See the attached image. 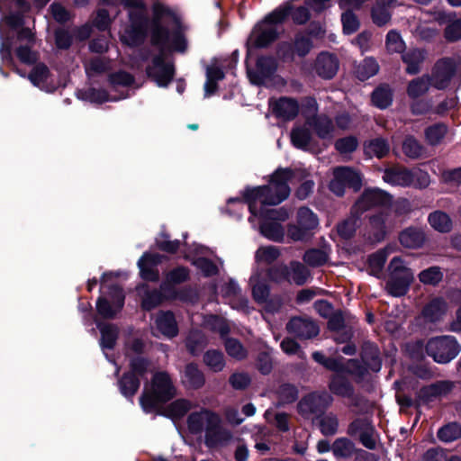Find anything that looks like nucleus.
<instances>
[{
    "mask_svg": "<svg viewBox=\"0 0 461 461\" xmlns=\"http://www.w3.org/2000/svg\"><path fill=\"white\" fill-rule=\"evenodd\" d=\"M152 14L151 45L163 46L171 42L172 50L185 52L187 49V40L175 13L162 3L156 2L152 5Z\"/></svg>",
    "mask_w": 461,
    "mask_h": 461,
    "instance_id": "f03ea898",
    "label": "nucleus"
},
{
    "mask_svg": "<svg viewBox=\"0 0 461 461\" xmlns=\"http://www.w3.org/2000/svg\"><path fill=\"white\" fill-rule=\"evenodd\" d=\"M360 216L359 213H353V208H351L350 215L337 226L339 235L343 239L353 237L360 225Z\"/></svg>",
    "mask_w": 461,
    "mask_h": 461,
    "instance_id": "a19ab883",
    "label": "nucleus"
},
{
    "mask_svg": "<svg viewBox=\"0 0 461 461\" xmlns=\"http://www.w3.org/2000/svg\"><path fill=\"white\" fill-rule=\"evenodd\" d=\"M312 37H317V25L312 22L310 29L295 33L292 42L295 56L305 58L313 48Z\"/></svg>",
    "mask_w": 461,
    "mask_h": 461,
    "instance_id": "412c9836",
    "label": "nucleus"
},
{
    "mask_svg": "<svg viewBox=\"0 0 461 461\" xmlns=\"http://www.w3.org/2000/svg\"><path fill=\"white\" fill-rule=\"evenodd\" d=\"M206 426L204 444L209 448L226 445L231 438V432L221 426L220 416L212 411H205Z\"/></svg>",
    "mask_w": 461,
    "mask_h": 461,
    "instance_id": "1a4fd4ad",
    "label": "nucleus"
},
{
    "mask_svg": "<svg viewBox=\"0 0 461 461\" xmlns=\"http://www.w3.org/2000/svg\"><path fill=\"white\" fill-rule=\"evenodd\" d=\"M430 226L439 232H448L452 227L449 216L440 211H436L429 215Z\"/></svg>",
    "mask_w": 461,
    "mask_h": 461,
    "instance_id": "09e8293b",
    "label": "nucleus"
},
{
    "mask_svg": "<svg viewBox=\"0 0 461 461\" xmlns=\"http://www.w3.org/2000/svg\"><path fill=\"white\" fill-rule=\"evenodd\" d=\"M419 279L424 285H437L443 279V272L439 267H430L419 274Z\"/></svg>",
    "mask_w": 461,
    "mask_h": 461,
    "instance_id": "e2e57ef3",
    "label": "nucleus"
},
{
    "mask_svg": "<svg viewBox=\"0 0 461 461\" xmlns=\"http://www.w3.org/2000/svg\"><path fill=\"white\" fill-rule=\"evenodd\" d=\"M426 59V51L422 49H411L402 55V59L406 65V72L410 75L418 74Z\"/></svg>",
    "mask_w": 461,
    "mask_h": 461,
    "instance_id": "c756f323",
    "label": "nucleus"
},
{
    "mask_svg": "<svg viewBox=\"0 0 461 461\" xmlns=\"http://www.w3.org/2000/svg\"><path fill=\"white\" fill-rule=\"evenodd\" d=\"M400 243L407 249H419L425 242V233L421 228L408 227L399 235Z\"/></svg>",
    "mask_w": 461,
    "mask_h": 461,
    "instance_id": "c85d7f7f",
    "label": "nucleus"
},
{
    "mask_svg": "<svg viewBox=\"0 0 461 461\" xmlns=\"http://www.w3.org/2000/svg\"><path fill=\"white\" fill-rule=\"evenodd\" d=\"M166 258V256L158 253L144 252L137 263L140 278L147 282H158L159 280L158 266Z\"/></svg>",
    "mask_w": 461,
    "mask_h": 461,
    "instance_id": "a211bd4d",
    "label": "nucleus"
},
{
    "mask_svg": "<svg viewBox=\"0 0 461 461\" xmlns=\"http://www.w3.org/2000/svg\"><path fill=\"white\" fill-rule=\"evenodd\" d=\"M402 151L411 158H418L422 156L424 148L415 138L408 136L403 140Z\"/></svg>",
    "mask_w": 461,
    "mask_h": 461,
    "instance_id": "338daca9",
    "label": "nucleus"
},
{
    "mask_svg": "<svg viewBox=\"0 0 461 461\" xmlns=\"http://www.w3.org/2000/svg\"><path fill=\"white\" fill-rule=\"evenodd\" d=\"M288 267L291 273L289 283L294 282L297 285H303L307 282L310 271L306 266L299 261L292 260Z\"/></svg>",
    "mask_w": 461,
    "mask_h": 461,
    "instance_id": "c03bdc74",
    "label": "nucleus"
},
{
    "mask_svg": "<svg viewBox=\"0 0 461 461\" xmlns=\"http://www.w3.org/2000/svg\"><path fill=\"white\" fill-rule=\"evenodd\" d=\"M130 27L126 31V44L130 47L142 45L147 38L149 19L141 12L130 14Z\"/></svg>",
    "mask_w": 461,
    "mask_h": 461,
    "instance_id": "f3484780",
    "label": "nucleus"
},
{
    "mask_svg": "<svg viewBox=\"0 0 461 461\" xmlns=\"http://www.w3.org/2000/svg\"><path fill=\"white\" fill-rule=\"evenodd\" d=\"M34 45L20 44L15 49V56L23 64L32 66L39 60L40 55L38 51L32 50Z\"/></svg>",
    "mask_w": 461,
    "mask_h": 461,
    "instance_id": "864d4df0",
    "label": "nucleus"
},
{
    "mask_svg": "<svg viewBox=\"0 0 461 461\" xmlns=\"http://www.w3.org/2000/svg\"><path fill=\"white\" fill-rule=\"evenodd\" d=\"M451 389V385L447 382H438L428 386H424L420 391V397L424 401H430L432 398L447 393Z\"/></svg>",
    "mask_w": 461,
    "mask_h": 461,
    "instance_id": "de8ad7c7",
    "label": "nucleus"
},
{
    "mask_svg": "<svg viewBox=\"0 0 461 461\" xmlns=\"http://www.w3.org/2000/svg\"><path fill=\"white\" fill-rule=\"evenodd\" d=\"M190 279L191 270L185 266L179 265L166 273L164 280L160 283V289L167 293Z\"/></svg>",
    "mask_w": 461,
    "mask_h": 461,
    "instance_id": "4be33fe9",
    "label": "nucleus"
},
{
    "mask_svg": "<svg viewBox=\"0 0 461 461\" xmlns=\"http://www.w3.org/2000/svg\"><path fill=\"white\" fill-rule=\"evenodd\" d=\"M279 24L280 23H271L267 22L266 15L265 18L254 27L248 44H250L255 49L268 48L280 36V32L276 28V25Z\"/></svg>",
    "mask_w": 461,
    "mask_h": 461,
    "instance_id": "2eb2a0df",
    "label": "nucleus"
},
{
    "mask_svg": "<svg viewBox=\"0 0 461 461\" xmlns=\"http://www.w3.org/2000/svg\"><path fill=\"white\" fill-rule=\"evenodd\" d=\"M389 276H396L398 278L413 280V272L404 263L403 259L400 257H394L388 266Z\"/></svg>",
    "mask_w": 461,
    "mask_h": 461,
    "instance_id": "37998d69",
    "label": "nucleus"
},
{
    "mask_svg": "<svg viewBox=\"0 0 461 461\" xmlns=\"http://www.w3.org/2000/svg\"><path fill=\"white\" fill-rule=\"evenodd\" d=\"M379 65L373 58L365 59L357 68L356 75L357 78L364 81L377 74Z\"/></svg>",
    "mask_w": 461,
    "mask_h": 461,
    "instance_id": "5fc2aeb1",
    "label": "nucleus"
},
{
    "mask_svg": "<svg viewBox=\"0 0 461 461\" xmlns=\"http://www.w3.org/2000/svg\"><path fill=\"white\" fill-rule=\"evenodd\" d=\"M298 413L304 419H312L315 423L317 419V392H312L303 396L297 404Z\"/></svg>",
    "mask_w": 461,
    "mask_h": 461,
    "instance_id": "2f4dec72",
    "label": "nucleus"
},
{
    "mask_svg": "<svg viewBox=\"0 0 461 461\" xmlns=\"http://www.w3.org/2000/svg\"><path fill=\"white\" fill-rule=\"evenodd\" d=\"M50 76V71L46 64L40 62L34 64L31 70L28 78L35 86H40L41 84L47 82Z\"/></svg>",
    "mask_w": 461,
    "mask_h": 461,
    "instance_id": "13d9d810",
    "label": "nucleus"
},
{
    "mask_svg": "<svg viewBox=\"0 0 461 461\" xmlns=\"http://www.w3.org/2000/svg\"><path fill=\"white\" fill-rule=\"evenodd\" d=\"M456 71V62L451 58H442L433 66L429 79L431 87L438 90L448 88L453 81Z\"/></svg>",
    "mask_w": 461,
    "mask_h": 461,
    "instance_id": "f8f14e48",
    "label": "nucleus"
},
{
    "mask_svg": "<svg viewBox=\"0 0 461 461\" xmlns=\"http://www.w3.org/2000/svg\"><path fill=\"white\" fill-rule=\"evenodd\" d=\"M156 327L164 336L172 339L178 334V325L172 311H160L155 321Z\"/></svg>",
    "mask_w": 461,
    "mask_h": 461,
    "instance_id": "cd10ccee",
    "label": "nucleus"
},
{
    "mask_svg": "<svg viewBox=\"0 0 461 461\" xmlns=\"http://www.w3.org/2000/svg\"><path fill=\"white\" fill-rule=\"evenodd\" d=\"M391 252L392 249L386 247L377 250L376 252L369 256L367 260V270L370 275L375 276L376 277H380L382 276L385 261Z\"/></svg>",
    "mask_w": 461,
    "mask_h": 461,
    "instance_id": "473e14b6",
    "label": "nucleus"
},
{
    "mask_svg": "<svg viewBox=\"0 0 461 461\" xmlns=\"http://www.w3.org/2000/svg\"><path fill=\"white\" fill-rule=\"evenodd\" d=\"M167 301L179 300L183 303L194 302L196 298V293L190 285H185L179 289L174 288L166 293Z\"/></svg>",
    "mask_w": 461,
    "mask_h": 461,
    "instance_id": "bf43d9fd",
    "label": "nucleus"
},
{
    "mask_svg": "<svg viewBox=\"0 0 461 461\" xmlns=\"http://www.w3.org/2000/svg\"><path fill=\"white\" fill-rule=\"evenodd\" d=\"M339 60L337 57L329 52L319 54V77L325 79L332 78L338 72Z\"/></svg>",
    "mask_w": 461,
    "mask_h": 461,
    "instance_id": "7c9ffc66",
    "label": "nucleus"
},
{
    "mask_svg": "<svg viewBox=\"0 0 461 461\" xmlns=\"http://www.w3.org/2000/svg\"><path fill=\"white\" fill-rule=\"evenodd\" d=\"M206 346V338L201 331L191 332L185 340L187 351L192 356H198Z\"/></svg>",
    "mask_w": 461,
    "mask_h": 461,
    "instance_id": "a18cd8bd",
    "label": "nucleus"
},
{
    "mask_svg": "<svg viewBox=\"0 0 461 461\" xmlns=\"http://www.w3.org/2000/svg\"><path fill=\"white\" fill-rule=\"evenodd\" d=\"M412 281L413 280L389 276V279L386 284V290L393 296H402L408 292Z\"/></svg>",
    "mask_w": 461,
    "mask_h": 461,
    "instance_id": "8fccbe9b",
    "label": "nucleus"
},
{
    "mask_svg": "<svg viewBox=\"0 0 461 461\" xmlns=\"http://www.w3.org/2000/svg\"><path fill=\"white\" fill-rule=\"evenodd\" d=\"M385 47L390 53H402L405 49V42L397 31L391 30L386 34Z\"/></svg>",
    "mask_w": 461,
    "mask_h": 461,
    "instance_id": "680f3d73",
    "label": "nucleus"
},
{
    "mask_svg": "<svg viewBox=\"0 0 461 461\" xmlns=\"http://www.w3.org/2000/svg\"><path fill=\"white\" fill-rule=\"evenodd\" d=\"M78 98L98 104L108 101L115 102L119 100V98L116 97H110L109 93L105 89H97L95 87H89L88 89L80 91Z\"/></svg>",
    "mask_w": 461,
    "mask_h": 461,
    "instance_id": "58836bf2",
    "label": "nucleus"
},
{
    "mask_svg": "<svg viewBox=\"0 0 461 461\" xmlns=\"http://www.w3.org/2000/svg\"><path fill=\"white\" fill-rule=\"evenodd\" d=\"M183 258L198 268L203 277H212L219 274L217 265L211 258L205 257L192 258L189 254H185Z\"/></svg>",
    "mask_w": 461,
    "mask_h": 461,
    "instance_id": "72a5a7b5",
    "label": "nucleus"
},
{
    "mask_svg": "<svg viewBox=\"0 0 461 461\" xmlns=\"http://www.w3.org/2000/svg\"><path fill=\"white\" fill-rule=\"evenodd\" d=\"M361 185L362 177L357 171L348 167H338L333 170V178L329 187L333 194L342 196L347 186L358 191Z\"/></svg>",
    "mask_w": 461,
    "mask_h": 461,
    "instance_id": "9d476101",
    "label": "nucleus"
},
{
    "mask_svg": "<svg viewBox=\"0 0 461 461\" xmlns=\"http://www.w3.org/2000/svg\"><path fill=\"white\" fill-rule=\"evenodd\" d=\"M100 331L99 345L103 350H113L119 339L120 330L114 323L96 321Z\"/></svg>",
    "mask_w": 461,
    "mask_h": 461,
    "instance_id": "a878e982",
    "label": "nucleus"
},
{
    "mask_svg": "<svg viewBox=\"0 0 461 461\" xmlns=\"http://www.w3.org/2000/svg\"><path fill=\"white\" fill-rule=\"evenodd\" d=\"M438 438L443 442H452L461 438V426L456 422H451L438 431Z\"/></svg>",
    "mask_w": 461,
    "mask_h": 461,
    "instance_id": "052dcab7",
    "label": "nucleus"
},
{
    "mask_svg": "<svg viewBox=\"0 0 461 461\" xmlns=\"http://www.w3.org/2000/svg\"><path fill=\"white\" fill-rule=\"evenodd\" d=\"M431 87L429 74L416 77L410 81L407 86V94L411 98H418L425 95Z\"/></svg>",
    "mask_w": 461,
    "mask_h": 461,
    "instance_id": "79ce46f5",
    "label": "nucleus"
},
{
    "mask_svg": "<svg viewBox=\"0 0 461 461\" xmlns=\"http://www.w3.org/2000/svg\"><path fill=\"white\" fill-rule=\"evenodd\" d=\"M276 395L278 400L277 406L283 407L296 402L299 397V391L294 384L284 383L278 386Z\"/></svg>",
    "mask_w": 461,
    "mask_h": 461,
    "instance_id": "ea45409f",
    "label": "nucleus"
},
{
    "mask_svg": "<svg viewBox=\"0 0 461 461\" xmlns=\"http://www.w3.org/2000/svg\"><path fill=\"white\" fill-rule=\"evenodd\" d=\"M259 231L269 240L275 242H282L285 237V230L280 222L260 221Z\"/></svg>",
    "mask_w": 461,
    "mask_h": 461,
    "instance_id": "e433bc0d",
    "label": "nucleus"
},
{
    "mask_svg": "<svg viewBox=\"0 0 461 461\" xmlns=\"http://www.w3.org/2000/svg\"><path fill=\"white\" fill-rule=\"evenodd\" d=\"M158 53L152 57L150 64L146 67L145 73L149 79L156 83L158 87H167L176 75V68L173 62L167 61V52L171 50V42L163 46H155Z\"/></svg>",
    "mask_w": 461,
    "mask_h": 461,
    "instance_id": "39448f33",
    "label": "nucleus"
},
{
    "mask_svg": "<svg viewBox=\"0 0 461 461\" xmlns=\"http://www.w3.org/2000/svg\"><path fill=\"white\" fill-rule=\"evenodd\" d=\"M270 296V286L264 280H257L252 285V298L257 303H267V311L277 312L282 303L280 300L269 299Z\"/></svg>",
    "mask_w": 461,
    "mask_h": 461,
    "instance_id": "5701e85b",
    "label": "nucleus"
},
{
    "mask_svg": "<svg viewBox=\"0 0 461 461\" xmlns=\"http://www.w3.org/2000/svg\"><path fill=\"white\" fill-rule=\"evenodd\" d=\"M420 180V186H427L429 183L427 173L411 172L405 167H394L385 169L383 180L392 185L408 186L414 183L415 179Z\"/></svg>",
    "mask_w": 461,
    "mask_h": 461,
    "instance_id": "4468645a",
    "label": "nucleus"
},
{
    "mask_svg": "<svg viewBox=\"0 0 461 461\" xmlns=\"http://www.w3.org/2000/svg\"><path fill=\"white\" fill-rule=\"evenodd\" d=\"M289 333L300 339H310L317 336V325L314 321L302 317H292L286 324Z\"/></svg>",
    "mask_w": 461,
    "mask_h": 461,
    "instance_id": "b1692460",
    "label": "nucleus"
},
{
    "mask_svg": "<svg viewBox=\"0 0 461 461\" xmlns=\"http://www.w3.org/2000/svg\"><path fill=\"white\" fill-rule=\"evenodd\" d=\"M392 204V195L379 188H366L356 201L353 213L363 214L374 207L388 208Z\"/></svg>",
    "mask_w": 461,
    "mask_h": 461,
    "instance_id": "ddd939ff",
    "label": "nucleus"
},
{
    "mask_svg": "<svg viewBox=\"0 0 461 461\" xmlns=\"http://www.w3.org/2000/svg\"><path fill=\"white\" fill-rule=\"evenodd\" d=\"M206 409L202 411H194L189 414L187 418V428L192 434H200L205 430L204 424L206 425Z\"/></svg>",
    "mask_w": 461,
    "mask_h": 461,
    "instance_id": "4d7b16f0",
    "label": "nucleus"
},
{
    "mask_svg": "<svg viewBox=\"0 0 461 461\" xmlns=\"http://www.w3.org/2000/svg\"><path fill=\"white\" fill-rule=\"evenodd\" d=\"M108 82L112 86H131L135 83V77L125 70H119L109 75Z\"/></svg>",
    "mask_w": 461,
    "mask_h": 461,
    "instance_id": "774afa93",
    "label": "nucleus"
},
{
    "mask_svg": "<svg viewBox=\"0 0 461 461\" xmlns=\"http://www.w3.org/2000/svg\"><path fill=\"white\" fill-rule=\"evenodd\" d=\"M311 129L317 131V113L308 117L303 126L294 127L292 130V144L297 149L306 150L312 140Z\"/></svg>",
    "mask_w": 461,
    "mask_h": 461,
    "instance_id": "6ab92c4d",
    "label": "nucleus"
},
{
    "mask_svg": "<svg viewBox=\"0 0 461 461\" xmlns=\"http://www.w3.org/2000/svg\"><path fill=\"white\" fill-rule=\"evenodd\" d=\"M191 408L192 404L189 400L180 398L170 402L166 410L162 409L161 415L173 420H179L185 416Z\"/></svg>",
    "mask_w": 461,
    "mask_h": 461,
    "instance_id": "f704fd0d",
    "label": "nucleus"
},
{
    "mask_svg": "<svg viewBox=\"0 0 461 461\" xmlns=\"http://www.w3.org/2000/svg\"><path fill=\"white\" fill-rule=\"evenodd\" d=\"M448 303L441 297L431 299L423 308L422 316L429 322H438L448 312Z\"/></svg>",
    "mask_w": 461,
    "mask_h": 461,
    "instance_id": "bb28decb",
    "label": "nucleus"
},
{
    "mask_svg": "<svg viewBox=\"0 0 461 461\" xmlns=\"http://www.w3.org/2000/svg\"><path fill=\"white\" fill-rule=\"evenodd\" d=\"M362 359L365 365L374 372H378L381 369V360L377 348L372 344H366L364 348Z\"/></svg>",
    "mask_w": 461,
    "mask_h": 461,
    "instance_id": "603ef678",
    "label": "nucleus"
},
{
    "mask_svg": "<svg viewBox=\"0 0 461 461\" xmlns=\"http://www.w3.org/2000/svg\"><path fill=\"white\" fill-rule=\"evenodd\" d=\"M393 101L392 90L388 86L377 87L372 95L373 104L380 109L388 107Z\"/></svg>",
    "mask_w": 461,
    "mask_h": 461,
    "instance_id": "6e6d98bb",
    "label": "nucleus"
},
{
    "mask_svg": "<svg viewBox=\"0 0 461 461\" xmlns=\"http://www.w3.org/2000/svg\"><path fill=\"white\" fill-rule=\"evenodd\" d=\"M267 276L269 280L276 283L290 282V268L285 264L275 265L267 269Z\"/></svg>",
    "mask_w": 461,
    "mask_h": 461,
    "instance_id": "69168bd1",
    "label": "nucleus"
},
{
    "mask_svg": "<svg viewBox=\"0 0 461 461\" xmlns=\"http://www.w3.org/2000/svg\"><path fill=\"white\" fill-rule=\"evenodd\" d=\"M203 362L214 373L222 371L225 366L224 355L221 350H207L203 355Z\"/></svg>",
    "mask_w": 461,
    "mask_h": 461,
    "instance_id": "49530a36",
    "label": "nucleus"
},
{
    "mask_svg": "<svg viewBox=\"0 0 461 461\" xmlns=\"http://www.w3.org/2000/svg\"><path fill=\"white\" fill-rule=\"evenodd\" d=\"M397 226L398 221H395L390 212H380L373 214L369 217L366 239L371 243H379Z\"/></svg>",
    "mask_w": 461,
    "mask_h": 461,
    "instance_id": "9b49d317",
    "label": "nucleus"
},
{
    "mask_svg": "<svg viewBox=\"0 0 461 461\" xmlns=\"http://www.w3.org/2000/svg\"><path fill=\"white\" fill-rule=\"evenodd\" d=\"M390 150V146L384 139L377 138L370 140L365 145V152L368 156H375L378 158L385 157Z\"/></svg>",
    "mask_w": 461,
    "mask_h": 461,
    "instance_id": "3c124183",
    "label": "nucleus"
},
{
    "mask_svg": "<svg viewBox=\"0 0 461 461\" xmlns=\"http://www.w3.org/2000/svg\"><path fill=\"white\" fill-rule=\"evenodd\" d=\"M180 379L185 389L195 391L203 388L206 382L203 372L194 362H190L185 366Z\"/></svg>",
    "mask_w": 461,
    "mask_h": 461,
    "instance_id": "aec40b11",
    "label": "nucleus"
},
{
    "mask_svg": "<svg viewBox=\"0 0 461 461\" xmlns=\"http://www.w3.org/2000/svg\"><path fill=\"white\" fill-rule=\"evenodd\" d=\"M278 61L271 55H260L257 58L255 69H248L250 82L258 86H264L266 80L271 79L276 73Z\"/></svg>",
    "mask_w": 461,
    "mask_h": 461,
    "instance_id": "dca6fc26",
    "label": "nucleus"
},
{
    "mask_svg": "<svg viewBox=\"0 0 461 461\" xmlns=\"http://www.w3.org/2000/svg\"><path fill=\"white\" fill-rule=\"evenodd\" d=\"M330 391L342 397L352 400L353 404H357L354 397V390L351 384L342 375H335L330 383Z\"/></svg>",
    "mask_w": 461,
    "mask_h": 461,
    "instance_id": "c9c22d12",
    "label": "nucleus"
},
{
    "mask_svg": "<svg viewBox=\"0 0 461 461\" xmlns=\"http://www.w3.org/2000/svg\"><path fill=\"white\" fill-rule=\"evenodd\" d=\"M150 360L147 357H132L129 360V370L124 372L117 381L121 394L127 400L132 401L138 393L141 378L149 372Z\"/></svg>",
    "mask_w": 461,
    "mask_h": 461,
    "instance_id": "20e7f679",
    "label": "nucleus"
},
{
    "mask_svg": "<svg viewBox=\"0 0 461 461\" xmlns=\"http://www.w3.org/2000/svg\"><path fill=\"white\" fill-rule=\"evenodd\" d=\"M276 117L284 121H292L299 113V104L292 97L282 96L272 105Z\"/></svg>",
    "mask_w": 461,
    "mask_h": 461,
    "instance_id": "393cba45",
    "label": "nucleus"
},
{
    "mask_svg": "<svg viewBox=\"0 0 461 461\" xmlns=\"http://www.w3.org/2000/svg\"><path fill=\"white\" fill-rule=\"evenodd\" d=\"M125 303V294L119 285L108 286L107 296L96 300V312L104 320H113L121 312Z\"/></svg>",
    "mask_w": 461,
    "mask_h": 461,
    "instance_id": "6e6552de",
    "label": "nucleus"
},
{
    "mask_svg": "<svg viewBox=\"0 0 461 461\" xmlns=\"http://www.w3.org/2000/svg\"><path fill=\"white\" fill-rule=\"evenodd\" d=\"M166 300L167 301V296L160 288L147 290L142 296L140 307L145 312H150Z\"/></svg>",
    "mask_w": 461,
    "mask_h": 461,
    "instance_id": "4c0bfd02",
    "label": "nucleus"
},
{
    "mask_svg": "<svg viewBox=\"0 0 461 461\" xmlns=\"http://www.w3.org/2000/svg\"><path fill=\"white\" fill-rule=\"evenodd\" d=\"M276 59L283 63H293L294 61L295 53L293 49L292 42L282 41L276 47Z\"/></svg>",
    "mask_w": 461,
    "mask_h": 461,
    "instance_id": "0e129e2a",
    "label": "nucleus"
},
{
    "mask_svg": "<svg viewBox=\"0 0 461 461\" xmlns=\"http://www.w3.org/2000/svg\"><path fill=\"white\" fill-rule=\"evenodd\" d=\"M461 347L453 336H438L430 339L426 345V352L436 362L447 364L460 352Z\"/></svg>",
    "mask_w": 461,
    "mask_h": 461,
    "instance_id": "423d86ee",
    "label": "nucleus"
},
{
    "mask_svg": "<svg viewBox=\"0 0 461 461\" xmlns=\"http://www.w3.org/2000/svg\"><path fill=\"white\" fill-rule=\"evenodd\" d=\"M294 176L295 169L279 167L270 175L268 184L247 185L240 192L241 197H230L227 200V204L237 203L242 207L246 203L251 216L258 217L260 221H285L290 215L288 209L285 206L267 209L266 206L278 205L289 197V182Z\"/></svg>",
    "mask_w": 461,
    "mask_h": 461,
    "instance_id": "f257e3e1",
    "label": "nucleus"
},
{
    "mask_svg": "<svg viewBox=\"0 0 461 461\" xmlns=\"http://www.w3.org/2000/svg\"><path fill=\"white\" fill-rule=\"evenodd\" d=\"M311 16V12L307 6L296 7L293 0H288L267 14V21L271 23L283 24L291 17L294 24L303 25L310 21Z\"/></svg>",
    "mask_w": 461,
    "mask_h": 461,
    "instance_id": "0eeeda50",
    "label": "nucleus"
},
{
    "mask_svg": "<svg viewBox=\"0 0 461 461\" xmlns=\"http://www.w3.org/2000/svg\"><path fill=\"white\" fill-rule=\"evenodd\" d=\"M177 395V388L167 371H157L150 381V389L140 396V405L145 413L162 414V405Z\"/></svg>",
    "mask_w": 461,
    "mask_h": 461,
    "instance_id": "7ed1b4c3",
    "label": "nucleus"
}]
</instances>
